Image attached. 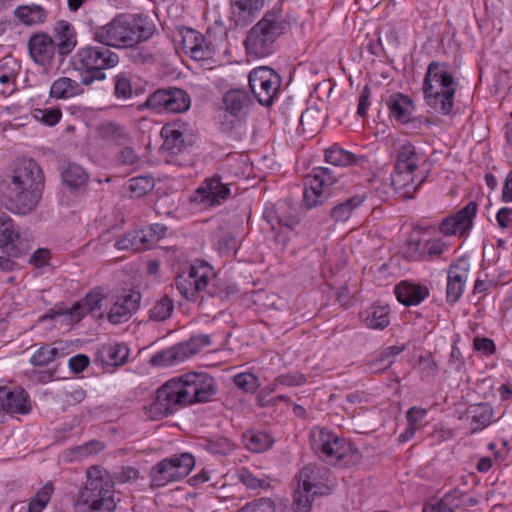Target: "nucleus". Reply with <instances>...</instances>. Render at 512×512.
<instances>
[{"label": "nucleus", "mask_w": 512, "mask_h": 512, "mask_svg": "<svg viewBox=\"0 0 512 512\" xmlns=\"http://www.w3.org/2000/svg\"><path fill=\"white\" fill-rule=\"evenodd\" d=\"M235 385L247 393H254L259 386V379L252 373H239L234 376Z\"/></svg>", "instance_id": "53"}, {"label": "nucleus", "mask_w": 512, "mask_h": 512, "mask_svg": "<svg viewBox=\"0 0 512 512\" xmlns=\"http://www.w3.org/2000/svg\"><path fill=\"white\" fill-rule=\"evenodd\" d=\"M90 364V359L84 354H78L69 359L68 365L70 369L78 374L83 372Z\"/></svg>", "instance_id": "64"}, {"label": "nucleus", "mask_w": 512, "mask_h": 512, "mask_svg": "<svg viewBox=\"0 0 512 512\" xmlns=\"http://www.w3.org/2000/svg\"><path fill=\"white\" fill-rule=\"evenodd\" d=\"M57 45L47 34H33L28 42L29 54L33 61L46 66L53 60Z\"/></svg>", "instance_id": "23"}, {"label": "nucleus", "mask_w": 512, "mask_h": 512, "mask_svg": "<svg viewBox=\"0 0 512 512\" xmlns=\"http://www.w3.org/2000/svg\"><path fill=\"white\" fill-rule=\"evenodd\" d=\"M43 187L44 175L38 163L31 158L18 159L6 186L8 208L19 214L31 212L39 203Z\"/></svg>", "instance_id": "2"}, {"label": "nucleus", "mask_w": 512, "mask_h": 512, "mask_svg": "<svg viewBox=\"0 0 512 512\" xmlns=\"http://www.w3.org/2000/svg\"><path fill=\"white\" fill-rule=\"evenodd\" d=\"M141 231L145 234L147 239L145 242L148 244V249L158 242L166 233V227L161 224H153L146 228H142Z\"/></svg>", "instance_id": "58"}, {"label": "nucleus", "mask_w": 512, "mask_h": 512, "mask_svg": "<svg viewBox=\"0 0 512 512\" xmlns=\"http://www.w3.org/2000/svg\"><path fill=\"white\" fill-rule=\"evenodd\" d=\"M66 355V346L63 342L46 344L37 349L32 355L30 362L34 366H47L58 357Z\"/></svg>", "instance_id": "36"}, {"label": "nucleus", "mask_w": 512, "mask_h": 512, "mask_svg": "<svg viewBox=\"0 0 512 512\" xmlns=\"http://www.w3.org/2000/svg\"><path fill=\"white\" fill-rule=\"evenodd\" d=\"M215 394L216 383L212 376L205 372H189L158 388L153 402L143 408L144 415L149 420L158 421L181 407L208 402Z\"/></svg>", "instance_id": "1"}, {"label": "nucleus", "mask_w": 512, "mask_h": 512, "mask_svg": "<svg viewBox=\"0 0 512 512\" xmlns=\"http://www.w3.org/2000/svg\"><path fill=\"white\" fill-rule=\"evenodd\" d=\"M336 182L332 171L326 167L314 168L305 180L303 203L311 209L321 205L329 196L330 187Z\"/></svg>", "instance_id": "16"}, {"label": "nucleus", "mask_w": 512, "mask_h": 512, "mask_svg": "<svg viewBox=\"0 0 512 512\" xmlns=\"http://www.w3.org/2000/svg\"><path fill=\"white\" fill-rule=\"evenodd\" d=\"M307 382V378L300 372H288L276 377V384L287 387L302 386Z\"/></svg>", "instance_id": "54"}, {"label": "nucleus", "mask_w": 512, "mask_h": 512, "mask_svg": "<svg viewBox=\"0 0 512 512\" xmlns=\"http://www.w3.org/2000/svg\"><path fill=\"white\" fill-rule=\"evenodd\" d=\"M0 409L13 414H28L31 402L22 387L0 386Z\"/></svg>", "instance_id": "21"}, {"label": "nucleus", "mask_w": 512, "mask_h": 512, "mask_svg": "<svg viewBox=\"0 0 512 512\" xmlns=\"http://www.w3.org/2000/svg\"><path fill=\"white\" fill-rule=\"evenodd\" d=\"M178 42L185 54L197 61L208 59L211 56L209 45L198 31L192 28H183L179 31Z\"/></svg>", "instance_id": "22"}, {"label": "nucleus", "mask_w": 512, "mask_h": 512, "mask_svg": "<svg viewBox=\"0 0 512 512\" xmlns=\"http://www.w3.org/2000/svg\"><path fill=\"white\" fill-rule=\"evenodd\" d=\"M54 492L52 482H47L31 499L28 505V512H42L49 503Z\"/></svg>", "instance_id": "43"}, {"label": "nucleus", "mask_w": 512, "mask_h": 512, "mask_svg": "<svg viewBox=\"0 0 512 512\" xmlns=\"http://www.w3.org/2000/svg\"><path fill=\"white\" fill-rule=\"evenodd\" d=\"M118 63V54L105 45L82 47L73 57L75 69L88 74L82 78V84L85 86L91 85L95 80H104V70L114 68Z\"/></svg>", "instance_id": "10"}, {"label": "nucleus", "mask_w": 512, "mask_h": 512, "mask_svg": "<svg viewBox=\"0 0 512 512\" xmlns=\"http://www.w3.org/2000/svg\"><path fill=\"white\" fill-rule=\"evenodd\" d=\"M139 477V472L137 469L127 466L123 467L121 471L113 475L114 483H127L130 481H134Z\"/></svg>", "instance_id": "63"}, {"label": "nucleus", "mask_w": 512, "mask_h": 512, "mask_svg": "<svg viewBox=\"0 0 512 512\" xmlns=\"http://www.w3.org/2000/svg\"><path fill=\"white\" fill-rule=\"evenodd\" d=\"M230 195V188L224 184L219 175L205 179L195 191L192 201L212 207L221 205Z\"/></svg>", "instance_id": "19"}, {"label": "nucleus", "mask_w": 512, "mask_h": 512, "mask_svg": "<svg viewBox=\"0 0 512 512\" xmlns=\"http://www.w3.org/2000/svg\"><path fill=\"white\" fill-rule=\"evenodd\" d=\"M425 179V172L394 167L390 178L391 188L402 198H412Z\"/></svg>", "instance_id": "20"}, {"label": "nucleus", "mask_w": 512, "mask_h": 512, "mask_svg": "<svg viewBox=\"0 0 512 512\" xmlns=\"http://www.w3.org/2000/svg\"><path fill=\"white\" fill-rule=\"evenodd\" d=\"M173 310V301L168 296H163L150 309L149 317L154 321H165L170 318Z\"/></svg>", "instance_id": "44"}, {"label": "nucleus", "mask_w": 512, "mask_h": 512, "mask_svg": "<svg viewBox=\"0 0 512 512\" xmlns=\"http://www.w3.org/2000/svg\"><path fill=\"white\" fill-rule=\"evenodd\" d=\"M33 117L47 126H54L61 120L62 111L58 107L35 109Z\"/></svg>", "instance_id": "49"}, {"label": "nucleus", "mask_w": 512, "mask_h": 512, "mask_svg": "<svg viewBox=\"0 0 512 512\" xmlns=\"http://www.w3.org/2000/svg\"><path fill=\"white\" fill-rule=\"evenodd\" d=\"M100 137L115 145H125L130 140L127 128L116 122H105L99 127Z\"/></svg>", "instance_id": "38"}, {"label": "nucleus", "mask_w": 512, "mask_h": 512, "mask_svg": "<svg viewBox=\"0 0 512 512\" xmlns=\"http://www.w3.org/2000/svg\"><path fill=\"white\" fill-rule=\"evenodd\" d=\"M243 438L247 449L255 453L268 450L274 443L272 436L264 431H247Z\"/></svg>", "instance_id": "40"}, {"label": "nucleus", "mask_w": 512, "mask_h": 512, "mask_svg": "<svg viewBox=\"0 0 512 512\" xmlns=\"http://www.w3.org/2000/svg\"><path fill=\"white\" fill-rule=\"evenodd\" d=\"M129 352L128 346L124 343L109 342L98 348L96 356L103 365L117 367L128 360Z\"/></svg>", "instance_id": "28"}, {"label": "nucleus", "mask_w": 512, "mask_h": 512, "mask_svg": "<svg viewBox=\"0 0 512 512\" xmlns=\"http://www.w3.org/2000/svg\"><path fill=\"white\" fill-rule=\"evenodd\" d=\"M264 4V0H233V9H238L239 14H247L248 16L253 15L259 11Z\"/></svg>", "instance_id": "55"}, {"label": "nucleus", "mask_w": 512, "mask_h": 512, "mask_svg": "<svg viewBox=\"0 0 512 512\" xmlns=\"http://www.w3.org/2000/svg\"><path fill=\"white\" fill-rule=\"evenodd\" d=\"M141 298V294L135 290L113 296L107 312L108 321L115 325L127 322L139 309Z\"/></svg>", "instance_id": "18"}, {"label": "nucleus", "mask_w": 512, "mask_h": 512, "mask_svg": "<svg viewBox=\"0 0 512 512\" xmlns=\"http://www.w3.org/2000/svg\"><path fill=\"white\" fill-rule=\"evenodd\" d=\"M0 248L12 257H20L31 247L28 238L23 237L16 228L12 218L0 211Z\"/></svg>", "instance_id": "17"}, {"label": "nucleus", "mask_w": 512, "mask_h": 512, "mask_svg": "<svg viewBox=\"0 0 512 512\" xmlns=\"http://www.w3.org/2000/svg\"><path fill=\"white\" fill-rule=\"evenodd\" d=\"M210 344L211 339L209 335L201 334L193 336L186 342L179 343L155 354L152 358V364L159 367L177 365L197 354L202 348Z\"/></svg>", "instance_id": "14"}, {"label": "nucleus", "mask_w": 512, "mask_h": 512, "mask_svg": "<svg viewBox=\"0 0 512 512\" xmlns=\"http://www.w3.org/2000/svg\"><path fill=\"white\" fill-rule=\"evenodd\" d=\"M369 191L367 188L362 189L359 193L351 196L342 203H339L331 210V217L335 221L344 222L348 220L353 211L359 208L368 198Z\"/></svg>", "instance_id": "34"}, {"label": "nucleus", "mask_w": 512, "mask_h": 512, "mask_svg": "<svg viewBox=\"0 0 512 512\" xmlns=\"http://www.w3.org/2000/svg\"><path fill=\"white\" fill-rule=\"evenodd\" d=\"M451 364L454 366V372L456 374L455 379L458 381V387L461 388V393L466 392L468 395L469 376L466 372L465 363L459 359L453 361L450 359V365Z\"/></svg>", "instance_id": "56"}, {"label": "nucleus", "mask_w": 512, "mask_h": 512, "mask_svg": "<svg viewBox=\"0 0 512 512\" xmlns=\"http://www.w3.org/2000/svg\"><path fill=\"white\" fill-rule=\"evenodd\" d=\"M83 86L85 85L82 84V81L78 82L69 77H60L52 83L50 97L59 100L70 99L82 95L84 93Z\"/></svg>", "instance_id": "33"}, {"label": "nucleus", "mask_w": 512, "mask_h": 512, "mask_svg": "<svg viewBox=\"0 0 512 512\" xmlns=\"http://www.w3.org/2000/svg\"><path fill=\"white\" fill-rule=\"evenodd\" d=\"M223 101L227 112L236 118H241L247 113L250 97L245 91L234 89L224 95Z\"/></svg>", "instance_id": "35"}, {"label": "nucleus", "mask_w": 512, "mask_h": 512, "mask_svg": "<svg viewBox=\"0 0 512 512\" xmlns=\"http://www.w3.org/2000/svg\"><path fill=\"white\" fill-rule=\"evenodd\" d=\"M424 163L423 157L416 152L415 147L408 141H404L397 150V158L395 168L408 169L417 172H425L421 170L420 164Z\"/></svg>", "instance_id": "32"}, {"label": "nucleus", "mask_w": 512, "mask_h": 512, "mask_svg": "<svg viewBox=\"0 0 512 512\" xmlns=\"http://www.w3.org/2000/svg\"><path fill=\"white\" fill-rule=\"evenodd\" d=\"M448 235V216L441 220L439 227L415 228L404 247V256L408 260L429 259L439 257L446 249L445 238Z\"/></svg>", "instance_id": "7"}, {"label": "nucleus", "mask_w": 512, "mask_h": 512, "mask_svg": "<svg viewBox=\"0 0 512 512\" xmlns=\"http://www.w3.org/2000/svg\"><path fill=\"white\" fill-rule=\"evenodd\" d=\"M88 313L89 312L83 306V304L78 301L64 314V317L67 318L71 323H78Z\"/></svg>", "instance_id": "62"}, {"label": "nucleus", "mask_w": 512, "mask_h": 512, "mask_svg": "<svg viewBox=\"0 0 512 512\" xmlns=\"http://www.w3.org/2000/svg\"><path fill=\"white\" fill-rule=\"evenodd\" d=\"M426 104L435 112L448 115V65L431 62L422 83Z\"/></svg>", "instance_id": "11"}, {"label": "nucleus", "mask_w": 512, "mask_h": 512, "mask_svg": "<svg viewBox=\"0 0 512 512\" xmlns=\"http://www.w3.org/2000/svg\"><path fill=\"white\" fill-rule=\"evenodd\" d=\"M427 415L425 409L412 407L407 411V428L399 435L400 442L409 441L415 435L416 431L423 426V421Z\"/></svg>", "instance_id": "39"}, {"label": "nucleus", "mask_w": 512, "mask_h": 512, "mask_svg": "<svg viewBox=\"0 0 512 512\" xmlns=\"http://www.w3.org/2000/svg\"><path fill=\"white\" fill-rule=\"evenodd\" d=\"M470 270L469 258L459 257L450 265V301H457L463 294Z\"/></svg>", "instance_id": "25"}, {"label": "nucleus", "mask_w": 512, "mask_h": 512, "mask_svg": "<svg viewBox=\"0 0 512 512\" xmlns=\"http://www.w3.org/2000/svg\"><path fill=\"white\" fill-rule=\"evenodd\" d=\"M309 440L313 452L328 464L350 467L361 460L360 451L351 441L325 427H314Z\"/></svg>", "instance_id": "5"}, {"label": "nucleus", "mask_w": 512, "mask_h": 512, "mask_svg": "<svg viewBox=\"0 0 512 512\" xmlns=\"http://www.w3.org/2000/svg\"><path fill=\"white\" fill-rule=\"evenodd\" d=\"M147 239L145 238V234L140 230H134L127 232L120 239L115 242V247L118 250H132V251H141L148 249V244H146Z\"/></svg>", "instance_id": "42"}, {"label": "nucleus", "mask_w": 512, "mask_h": 512, "mask_svg": "<svg viewBox=\"0 0 512 512\" xmlns=\"http://www.w3.org/2000/svg\"><path fill=\"white\" fill-rule=\"evenodd\" d=\"M114 94L117 98L128 99L132 95L130 78L124 74H117L114 78Z\"/></svg>", "instance_id": "52"}, {"label": "nucleus", "mask_w": 512, "mask_h": 512, "mask_svg": "<svg viewBox=\"0 0 512 512\" xmlns=\"http://www.w3.org/2000/svg\"><path fill=\"white\" fill-rule=\"evenodd\" d=\"M195 465L190 453L175 454L155 464L149 473L151 487H164L170 482L185 478Z\"/></svg>", "instance_id": "12"}, {"label": "nucleus", "mask_w": 512, "mask_h": 512, "mask_svg": "<svg viewBox=\"0 0 512 512\" xmlns=\"http://www.w3.org/2000/svg\"><path fill=\"white\" fill-rule=\"evenodd\" d=\"M390 323L389 312L384 307H377L366 316L365 324L372 329L383 330Z\"/></svg>", "instance_id": "48"}, {"label": "nucleus", "mask_w": 512, "mask_h": 512, "mask_svg": "<svg viewBox=\"0 0 512 512\" xmlns=\"http://www.w3.org/2000/svg\"><path fill=\"white\" fill-rule=\"evenodd\" d=\"M154 29V25L146 17L120 14L107 24L97 27L93 32V39L108 47L129 48L148 40Z\"/></svg>", "instance_id": "3"}, {"label": "nucleus", "mask_w": 512, "mask_h": 512, "mask_svg": "<svg viewBox=\"0 0 512 512\" xmlns=\"http://www.w3.org/2000/svg\"><path fill=\"white\" fill-rule=\"evenodd\" d=\"M397 300L405 306L420 304L429 294L428 288L419 283L401 281L394 289Z\"/></svg>", "instance_id": "27"}, {"label": "nucleus", "mask_w": 512, "mask_h": 512, "mask_svg": "<svg viewBox=\"0 0 512 512\" xmlns=\"http://www.w3.org/2000/svg\"><path fill=\"white\" fill-rule=\"evenodd\" d=\"M239 480L251 489L269 487L268 481L266 479L257 478L246 468H242L239 471Z\"/></svg>", "instance_id": "57"}, {"label": "nucleus", "mask_w": 512, "mask_h": 512, "mask_svg": "<svg viewBox=\"0 0 512 512\" xmlns=\"http://www.w3.org/2000/svg\"><path fill=\"white\" fill-rule=\"evenodd\" d=\"M281 208L282 207H279L276 210L266 211L265 213L272 228L275 229L276 225L280 227H286L289 229H293L294 227H296L299 223L297 217L292 214L280 215L279 212Z\"/></svg>", "instance_id": "47"}, {"label": "nucleus", "mask_w": 512, "mask_h": 512, "mask_svg": "<svg viewBox=\"0 0 512 512\" xmlns=\"http://www.w3.org/2000/svg\"><path fill=\"white\" fill-rule=\"evenodd\" d=\"M190 105L189 94L176 87L158 89L151 93L144 103L145 107L157 113H182L187 111Z\"/></svg>", "instance_id": "15"}, {"label": "nucleus", "mask_w": 512, "mask_h": 512, "mask_svg": "<svg viewBox=\"0 0 512 512\" xmlns=\"http://www.w3.org/2000/svg\"><path fill=\"white\" fill-rule=\"evenodd\" d=\"M296 478L295 512H308L314 497L328 494L334 486L330 470L322 465L308 464L299 471Z\"/></svg>", "instance_id": "8"}, {"label": "nucleus", "mask_w": 512, "mask_h": 512, "mask_svg": "<svg viewBox=\"0 0 512 512\" xmlns=\"http://www.w3.org/2000/svg\"><path fill=\"white\" fill-rule=\"evenodd\" d=\"M249 87L257 101L271 106L278 96L282 80L278 73L267 66L252 69L249 73Z\"/></svg>", "instance_id": "13"}, {"label": "nucleus", "mask_w": 512, "mask_h": 512, "mask_svg": "<svg viewBox=\"0 0 512 512\" xmlns=\"http://www.w3.org/2000/svg\"><path fill=\"white\" fill-rule=\"evenodd\" d=\"M104 449V445L99 441H90L84 445L78 446L74 449V454L78 458H85L92 454H96Z\"/></svg>", "instance_id": "59"}, {"label": "nucleus", "mask_w": 512, "mask_h": 512, "mask_svg": "<svg viewBox=\"0 0 512 512\" xmlns=\"http://www.w3.org/2000/svg\"><path fill=\"white\" fill-rule=\"evenodd\" d=\"M289 24L275 12H267L248 32L244 40L246 51L256 57H266L273 53L276 40L285 32Z\"/></svg>", "instance_id": "9"}, {"label": "nucleus", "mask_w": 512, "mask_h": 512, "mask_svg": "<svg viewBox=\"0 0 512 512\" xmlns=\"http://www.w3.org/2000/svg\"><path fill=\"white\" fill-rule=\"evenodd\" d=\"M477 214V204L473 201L450 216V236L466 238L473 227V220Z\"/></svg>", "instance_id": "24"}, {"label": "nucleus", "mask_w": 512, "mask_h": 512, "mask_svg": "<svg viewBox=\"0 0 512 512\" xmlns=\"http://www.w3.org/2000/svg\"><path fill=\"white\" fill-rule=\"evenodd\" d=\"M277 509L276 500L269 497H261L248 502L238 512H268Z\"/></svg>", "instance_id": "50"}, {"label": "nucleus", "mask_w": 512, "mask_h": 512, "mask_svg": "<svg viewBox=\"0 0 512 512\" xmlns=\"http://www.w3.org/2000/svg\"><path fill=\"white\" fill-rule=\"evenodd\" d=\"M62 179L70 187H80L87 182V174L79 165L70 164L62 172Z\"/></svg>", "instance_id": "45"}, {"label": "nucleus", "mask_w": 512, "mask_h": 512, "mask_svg": "<svg viewBox=\"0 0 512 512\" xmlns=\"http://www.w3.org/2000/svg\"><path fill=\"white\" fill-rule=\"evenodd\" d=\"M15 16L25 25L43 23L46 19V11L39 5H23L16 8Z\"/></svg>", "instance_id": "41"}, {"label": "nucleus", "mask_w": 512, "mask_h": 512, "mask_svg": "<svg viewBox=\"0 0 512 512\" xmlns=\"http://www.w3.org/2000/svg\"><path fill=\"white\" fill-rule=\"evenodd\" d=\"M203 446L212 454L226 455L234 449V444L225 437L204 440Z\"/></svg>", "instance_id": "51"}, {"label": "nucleus", "mask_w": 512, "mask_h": 512, "mask_svg": "<svg viewBox=\"0 0 512 512\" xmlns=\"http://www.w3.org/2000/svg\"><path fill=\"white\" fill-rule=\"evenodd\" d=\"M404 350V346H389L380 355L379 361L382 366L380 369L388 368L393 363V358Z\"/></svg>", "instance_id": "60"}, {"label": "nucleus", "mask_w": 512, "mask_h": 512, "mask_svg": "<svg viewBox=\"0 0 512 512\" xmlns=\"http://www.w3.org/2000/svg\"><path fill=\"white\" fill-rule=\"evenodd\" d=\"M325 161L334 166H364L368 160L363 155H356L348 150H345L338 144H333L325 150Z\"/></svg>", "instance_id": "30"}, {"label": "nucleus", "mask_w": 512, "mask_h": 512, "mask_svg": "<svg viewBox=\"0 0 512 512\" xmlns=\"http://www.w3.org/2000/svg\"><path fill=\"white\" fill-rule=\"evenodd\" d=\"M152 178L139 176L131 178L127 183V189L131 197L140 198L153 189Z\"/></svg>", "instance_id": "46"}, {"label": "nucleus", "mask_w": 512, "mask_h": 512, "mask_svg": "<svg viewBox=\"0 0 512 512\" xmlns=\"http://www.w3.org/2000/svg\"><path fill=\"white\" fill-rule=\"evenodd\" d=\"M80 302L87 309L88 312H92L101 307L102 294L98 290H93L88 293Z\"/></svg>", "instance_id": "61"}, {"label": "nucleus", "mask_w": 512, "mask_h": 512, "mask_svg": "<svg viewBox=\"0 0 512 512\" xmlns=\"http://www.w3.org/2000/svg\"><path fill=\"white\" fill-rule=\"evenodd\" d=\"M55 30L59 54L68 55L77 43L74 27L66 21H60L57 23Z\"/></svg>", "instance_id": "37"}, {"label": "nucleus", "mask_w": 512, "mask_h": 512, "mask_svg": "<svg viewBox=\"0 0 512 512\" xmlns=\"http://www.w3.org/2000/svg\"><path fill=\"white\" fill-rule=\"evenodd\" d=\"M175 284L180 294L192 302H201L206 296L225 300L234 293L232 287L217 283L213 267L203 260H195L188 271L176 277Z\"/></svg>", "instance_id": "4"}, {"label": "nucleus", "mask_w": 512, "mask_h": 512, "mask_svg": "<svg viewBox=\"0 0 512 512\" xmlns=\"http://www.w3.org/2000/svg\"><path fill=\"white\" fill-rule=\"evenodd\" d=\"M160 134L163 138V144L160 148L162 154L175 155L181 152L185 147L184 133L180 124H165Z\"/></svg>", "instance_id": "26"}, {"label": "nucleus", "mask_w": 512, "mask_h": 512, "mask_svg": "<svg viewBox=\"0 0 512 512\" xmlns=\"http://www.w3.org/2000/svg\"><path fill=\"white\" fill-rule=\"evenodd\" d=\"M493 416L492 407L486 403L471 405L465 413V419L474 432L489 426L494 421Z\"/></svg>", "instance_id": "31"}, {"label": "nucleus", "mask_w": 512, "mask_h": 512, "mask_svg": "<svg viewBox=\"0 0 512 512\" xmlns=\"http://www.w3.org/2000/svg\"><path fill=\"white\" fill-rule=\"evenodd\" d=\"M86 486L80 491L76 507L80 511L113 512L116 510V502L111 488L114 484L111 475L102 466H91L86 471Z\"/></svg>", "instance_id": "6"}, {"label": "nucleus", "mask_w": 512, "mask_h": 512, "mask_svg": "<svg viewBox=\"0 0 512 512\" xmlns=\"http://www.w3.org/2000/svg\"><path fill=\"white\" fill-rule=\"evenodd\" d=\"M387 106L390 116L396 121L406 124L413 118L415 106L413 101L407 95L402 93H395L387 100Z\"/></svg>", "instance_id": "29"}]
</instances>
